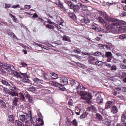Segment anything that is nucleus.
<instances>
[{"label": "nucleus", "instance_id": "nucleus-1", "mask_svg": "<svg viewBox=\"0 0 126 126\" xmlns=\"http://www.w3.org/2000/svg\"><path fill=\"white\" fill-rule=\"evenodd\" d=\"M77 93L81 96L80 99L86 100L87 103L88 104L91 103V100L92 98V96L91 94L81 90L78 91Z\"/></svg>", "mask_w": 126, "mask_h": 126}, {"label": "nucleus", "instance_id": "nucleus-2", "mask_svg": "<svg viewBox=\"0 0 126 126\" xmlns=\"http://www.w3.org/2000/svg\"><path fill=\"white\" fill-rule=\"evenodd\" d=\"M64 2L67 4L70 8L73 10L76 13H78L79 11L80 7L78 3L77 5H74L73 3L70 1L66 0H64Z\"/></svg>", "mask_w": 126, "mask_h": 126}, {"label": "nucleus", "instance_id": "nucleus-3", "mask_svg": "<svg viewBox=\"0 0 126 126\" xmlns=\"http://www.w3.org/2000/svg\"><path fill=\"white\" fill-rule=\"evenodd\" d=\"M18 117L21 121L24 122L26 121L29 118V115L26 113H23L22 112L19 111L17 114Z\"/></svg>", "mask_w": 126, "mask_h": 126}, {"label": "nucleus", "instance_id": "nucleus-4", "mask_svg": "<svg viewBox=\"0 0 126 126\" xmlns=\"http://www.w3.org/2000/svg\"><path fill=\"white\" fill-rule=\"evenodd\" d=\"M0 66L5 69L8 70L7 71L8 72H9V70L14 71L15 70V68L12 65L2 62H0Z\"/></svg>", "mask_w": 126, "mask_h": 126}, {"label": "nucleus", "instance_id": "nucleus-5", "mask_svg": "<svg viewBox=\"0 0 126 126\" xmlns=\"http://www.w3.org/2000/svg\"><path fill=\"white\" fill-rule=\"evenodd\" d=\"M110 28H111V32L113 33L117 34V33H121L125 32L126 27L125 26H123L119 28H114L113 27L110 26Z\"/></svg>", "mask_w": 126, "mask_h": 126}, {"label": "nucleus", "instance_id": "nucleus-6", "mask_svg": "<svg viewBox=\"0 0 126 126\" xmlns=\"http://www.w3.org/2000/svg\"><path fill=\"white\" fill-rule=\"evenodd\" d=\"M20 75H21V78L22 79L21 80L24 82L29 83L30 82V80L28 79L27 74L26 73H22L20 72Z\"/></svg>", "mask_w": 126, "mask_h": 126}, {"label": "nucleus", "instance_id": "nucleus-7", "mask_svg": "<svg viewBox=\"0 0 126 126\" xmlns=\"http://www.w3.org/2000/svg\"><path fill=\"white\" fill-rule=\"evenodd\" d=\"M101 16L107 21H111L114 22V21H116V19L110 17L108 16L106 13L103 12L101 14Z\"/></svg>", "mask_w": 126, "mask_h": 126}, {"label": "nucleus", "instance_id": "nucleus-8", "mask_svg": "<svg viewBox=\"0 0 126 126\" xmlns=\"http://www.w3.org/2000/svg\"><path fill=\"white\" fill-rule=\"evenodd\" d=\"M116 21H114V22L112 23V24L114 26H117L121 25H125L126 24V22L120 20L116 19Z\"/></svg>", "mask_w": 126, "mask_h": 126}, {"label": "nucleus", "instance_id": "nucleus-9", "mask_svg": "<svg viewBox=\"0 0 126 126\" xmlns=\"http://www.w3.org/2000/svg\"><path fill=\"white\" fill-rule=\"evenodd\" d=\"M91 28L97 32H100L101 31L100 27L96 24L94 23L91 25Z\"/></svg>", "mask_w": 126, "mask_h": 126}, {"label": "nucleus", "instance_id": "nucleus-10", "mask_svg": "<svg viewBox=\"0 0 126 126\" xmlns=\"http://www.w3.org/2000/svg\"><path fill=\"white\" fill-rule=\"evenodd\" d=\"M68 80L67 78L64 76L61 77L60 79V82L63 83V85L67 84L68 83Z\"/></svg>", "mask_w": 126, "mask_h": 126}, {"label": "nucleus", "instance_id": "nucleus-11", "mask_svg": "<svg viewBox=\"0 0 126 126\" xmlns=\"http://www.w3.org/2000/svg\"><path fill=\"white\" fill-rule=\"evenodd\" d=\"M45 101L47 103L50 104H53L54 101L52 98L48 96H46L45 98Z\"/></svg>", "mask_w": 126, "mask_h": 126}, {"label": "nucleus", "instance_id": "nucleus-12", "mask_svg": "<svg viewBox=\"0 0 126 126\" xmlns=\"http://www.w3.org/2000/svg\"><path fill=\"white\" fill-rule=\"evenodd\" d=\"M15 70L14 71H12L9 70V73L12 74L13 76H14L16 77L17 78H21V75H20L19 74L18 72L17 71L14 72Z\"/></svg>", "mask_w": 126, "mask_h": 126}, {"label": "nucleus", "instance_id": "nucleus-13", "mask_svg": "<svg viewBox=\"0 0 126 126\" xmlns=\"http://www.w3.org/2000/svg\"><path fill=\"white\" fill-rule=\"evenodd\" d=\"M94 118L96 120L98 121H101L102 119V116L99 113H97L95 115Z\"/></svg>", "mask_w": 126, "mask_h": 126}, {"label": "nucleus", "instance_id": "nucleus-14", "mask_svg": "<svg viewBox=\"0 0 126 126\" xmlns=\"http://www.w3.org/2000/svg\"><path fill=\"white\" fill-rule=\"evenodd\" d=\"M51 73H48L47 74L44 73V78L46 79L49 80L50 79H51Z\"/></svg>", "mask_w": 126, "mask_h": 126}, {"label": "nucleus", "instance_id": "nucleus-15", "mask_svg": "<svg viewBox=\"0 0 126 126\" xmlns=\"http://www.w3.org/2000/svg\"><path fill=\"white\" fill-rule=\"evenodd\" d=\"M87 109V110L89 111L92 110L93 111L96 112L97 111L96 108L93 105H91L89 107H88Z\"/></svg>", "mask_w": 126, "mask_h": 126}, {"label": "nucleus", "instance_id": "nucleus-16", "mask_svg": "<svg viewBox=\"0 0 126 126\" xmlns=\"http://www.w3.org/2000/svg\"><path fill=\"white\" fill-rule=\"evenodd\" d=\"M14 123L15 125L17 126H24V124L19 120H16Z\"/></svg>", "mask_w": 126, "mask_h": 126}, {"label": "nucleus", "instance_id": "nucleus-17", "mask_svg": "<svg viewBox=\"0 0 126 126\" xmlns=\"http://www.w3.org/2000/svg\"><path fill=\"white\" fill-rule=\"evenodd\" d=\"M19 98L17 97H15L13 99L12 105L16 106L17 105V103L18 101Z\"/></svg>", "mask_w": 126, "mask_h": 126}, {"label": "nucleus", "instance_id": "nucleus-18", "mask_svg": "<svg viewBox=\"0 0 126 126\" xmlns=\"http://www.w3.org/2000/svg\"><path fill=\"white\" fill-rule=\"evenodd\" d=\"M69 81H70V83L72 85H75L76 86L77 84H79V82L72 79H70L69 80Z\"/></svg>", "mask_w": 126, "mask_h": 126}, {"label": "nucleus", "instance_id": "nucleus-19", "mask_svg": "<svg viewBox=\"0 0 126 126\" xmlns=\"http://www.w3.org/2000/svg\"><path fill=\"white\" fill-rule=\"evenodd\" d=\"M99 95L98 96L97 98H96L97 102L99 103H102L103 102V99L101 97V95L99 94Z\"/></svg>", "mask_w": 126, "mask_h": 126}, {"label": "nucleus", "instance_id": "nucleus-20", "mask_svg": "<svg viewBox=\"0 0 126 126\" xmlns=\"http://www.w3.org/2000/svg\"><path fill=\"white\" fill-rule=\"evenodd\" d=\"M8 94L12 96H18V94L17 93L11 91H9L8 92Z\"/></svg>", "mask_w": 126, "mask_h": 126}, {"label": "nucleus", "instance_id": "nucleus-21", "mask_svg": "<svg viewBox=\"0 0 126 126\" xmlns=\"http://www.w3.org/2000/svg\"><path fill=\"white\" fill-rule=\"evenodd\" d=\"M26 98L28 99L29 101L30 102L32 103L33 101L32 99V97H31L30 95L28 94H27L25 95Z\"/></svg>", "mask_w": 126, "mask_h": 126}, {"label": "nucleus", "instance_id": "nucleus-22", "mask_svg": "<svg viewBox=\"0 0 126 126\" xmlns=\"http://www.w3.org/2000/svg\"><path fill=\"white\" fill-rule=\"evenodd\" d=\"M111 110V112L113 113H116L118 111V109L115 106L112 107Z\"/></svg>", "mask_w": 126, "mask_h": 126}, {"label": "nucleus", "instance_id": "nucleus-23", "mask_svg": "<svg viewBox=\"0 0 126 126\" xmlns=\"http://www.w3.org/2000/svg\"><path fill=\"white\" fill-rule=\"evenodd\" d=\"M29 91L33 92L35 91L36 90V88L30 85L28 88Z\"/></svg>", "mask_w": 126, "mask_h": 126}, {"label": "nucleus", "instance_id": "nucleus-24", "mask_svg": "<svg viewBox=\"0 0 126 126\" xmlns=\"http://www.w3.org/2000/svg\"><path fill=\"white\" fill-rule=\"evenodd\" d=\"M8 118L9 120L11 123H14L15 120V118L13 115H11L8 116Z\"/></svg>", "mask_w": 126, "mask_h": 126}, {"label": "nucleus", "instance_id": "nucleus-25", "mask_svg": "<svg viewBox=\"0 0 126 126\" xmlns=\"http://www.w3.org/2000/svg\"><path fill=\"white\" fill-rule=\"evenodd\" d=\"M69 16L74 20L76 19V16L74 13L70 12L68 14Z\"/></svg>", "mask_w": 126, "mask_h": 126}, {"label": "nucleus", "instance_id": "nucleus-26", "mask_svg": "<svg viewBox=\"0 0 126 126\" xmlns=\"http://www.w3.org/2000/svg\"><path fill=\"white\" fill-rule=\"evenodd\" d=\"M7 32L8 35L12 38H14L15 36L14 33L11 31L9 30L7 31Z\"/></svg>", "mask_w": 126, "mask_h": 126}, {"label": "nucleus", "instance_id": "nucleus-27", "mask_svg": "<svg viewBox=\"0 0 126 126\" xmlns=\"http://www.w3.org/2000/svg\"><path fill=\"white\" fill-rule=\"evenodd\" d=\"M52 84L54 86L57 87H60V86H62L61 85V84L55 81H53L52 82Z\"/></svg>", "mask_w": 126, "mask_h": 126}, {"label": "nucleus", "instance_id": "nucleus-28", "mask_svg": "<svg viewBox=\"0 0 126 126\" xmlns=\"http://www.w3.org/2000/svg\"><path fill=\"white\" fill-rule=\"evenodd\" d=\"M76 89H83L84 88V86L81 84L79 83L78 84H77L76 86Z\"/></svg>", "mask_w": 126, "mask_h": 126}, {"label": "nucleus", "instance_id": "nucleus-29", "mask_svg": "<svg viewBox=\"0 0 126 126\" xmlns=\"http://www.w3.org/2000/svg\"><path fill=\"white\" fill-rule=\"evenodd\" d=\"M57 2H56L57 5L58 6L60 7L62 9V10H63V9L64 8V7L63 6V4L60 1H57Z\"/></svg>", "mask_w": 126, "mask_h": 126}, {"label": "nucleus", "instance_id": "nucleus-30", "mask_svg": "<svg viewBox=\"0 0 126 126\" xmlns=\"http://www.w3.org/2000/svg\"><path fill=\"white\" fill-rule=\"evenodd\" d=\"M33 81L37 83H42L43 81L41 79H40L37 78H35L34 79Z\"/></svg>", "mask_w": 126, "mask_h": 126}, {"label": "nucleus", "instance_id": "nucleus-31", "mask_svg": "<svg viewBox=\"0 0 126 126\" xmlns=\"http://www.w3.org/2000/svg\"><path fill=\"white\" fill-rule=\"evenodd\" d=\"M51 79L52 78L53 79H56L58 78V75L54 73H51Z\"/></svg>", "mask_w": 126, "mask_h": 126}, {"label": "nucleus", "instance_id": "nucleus-32", "mask_svg": "<svg viewBox=\"0 0 126 126\" xmlns=\"http://www.w3.org/2000/svg\"><path fill=\"white\" fill-rule=\"evenodd\" d=\"M0 105L1 107L3 108H4L6 107V105L5 102L2 100H0Z\"/></svg>", "mask_w": 126, "mask_h": 126}, {"label": "nucleus", "instance_id": "nucleus-33", "mask_svg": "<svg viewBox=\"0 0 126 126\" xmlns=\"http://www.w3.org/2000/svg\"><path fill=\"white\" fill-rule=\"evenodd\" d=\"M105 53L106 56L107 58L112 57V54L110 52L108 51L106 52Z\"/></svg>", "mask_w": 126, "mask_h": 126}, {"label": "nucleus", "instance_id": "nucleus-34", "mask_svg": "<svg viewBox=\"0 0 126 126\" xmlns=\"http://www.w3.org/2000/svg\"><path fill=\"white\" fill-rule=\"evenodd\" d=\"M63 40H64L71 42V41L70 40L69 37L66 36H64L63 37Z\"/></svg>", "mask_w": 126, "mask_h": 126}, {"label": "nucleus", "instance_id": "nucleus-35", "mask_svg": "<svg viewBox=\"0 0 126 126\" xmlns=\"http://www.w3.org/2000/svg\"><path fill=\"white\" fill-rule=\"evenodd\" d=\"M87 59L89 61H95V58L94 57L92 56H89L87 58Z\"/></svg>", "mask_w": 126, "mask_h": 126}, {"label": "nucleus", "instance_id": "nucleus-36", "mask_svg": "<svg viewBox=\"0 0 126 126\" xmlns=\"http://www.w3.org/2000/svg\"><path fill=\"white\" fill-rule=\"evenodd\" d=\"M102 53L101 52L97 51L96 52L93 53L92 54L94 56H98L100 55H102Z\"/></svg>", "mask_w": 126, "mask_h": 126}, {"label": "nucleus", "instance_id": "nucleus-37", "mask_svg": "<svg viewBox=\"0 0 126 126\" xmlns=\"http://www.w3.org/2000/svg\"><path fill=\"white\" fill-rule=\"evenodd\" d=\"M88 114V113L85 112L83 113L80 116V118L81 119H82L85 118Z\"/></svg>", "mask_w": 126, "mask_h": 126}, {"label": "nucleus", "instance_id": "nucleus-38", "mask_svg": "<svg viewBox=\"0 0 126 126\" xmlns=\"http://www.w3.org/2000/svg\"><path fill=\"white\" fill-rule=\"evenodd\" d=\"M1 82L3 85H5L6 86H10V85L9 83L5 80H1Z\"/></svg>", "mask_w": 126, "mask_h": 126}, {"label": "nucleus", "instance_id": "nucleus-39", "mask_svg": "<svg viewBox=\"0 0 126 126\" xmlns=\"http://www.w3.org/2000/svg\"><path fill=\"white\" fill-rule=\"evenodd\" d=\"M9 89L12 91H14L15 90H16L18 89L17 88H16V87H15L14 85H12L10 86L9 87Z\"/></svg>", "mask_w": 126, "mask_h": 126}, {"label": "nucleus", "instance_id": "nucleus-40", "mask_svg": "<svg viewBox=\"0 0 126 126\" xmlns=\"http://www.w3.org/2000/svg\"><path fill=\"white\" fill-rule=\"evenodd\" d=\"M95 64L98 65L99 66H101L103 65V62L100 61L96 62L95 63Z\"/></svg>", "mask_w": 126, "mask_h": 126}, {"label": "nucleus", "instance_id": "nucleus-41", "mask_svg": "<svg viewBox=\"0 0 126 126\" xmlns=\"http://www.w3.org/2000/svg\"><path fill=\"white\" fill-rule=\"evenodd\" d=\"M19 97H20V100L22 101H25V97L21 93V94L20 96Z\"/></svg>", "mask_w": 126, "mask_h": 126}, {"label": "nucleus", "instance_id": "nucleus-42", "mask_svg": "<svg viewBox=\"0 0 126 126\" xmlns=\"http://www.w3.org/2000/svg\"><path fill=\"white\" fill-rule=\"evenodd\" d=\"M79 5L80 8L83 9H86L87 8V6L85 5H82L81 3H79Z\"/></svg>", "mask_w": 126, "mask_h": 126}, {"label": "nucleus", "instance_id": "nucleus-43", "mask_svg": "<svg viewBox=\"0 0 126 126\" xmlns=\"http://www.w3.org/2000/svg\"><path fill=\"white\" fill-rule=\"evenodd\" d=\"M126 37V34H122L119 36V38L121 39H123Z\"/></svg>", "mask_w": 126, "mask_h": 126}, {"label": "nucleus", "instance_id": "nucleus-44", "mask_svg": "<svg viewBox=\"0 0 126 126\" xmlns=\"http://www.w3.org/2000/svg\"><path fill=\"white\" fill-rule=\"evenodd\" d=\"M104 49H106L107 50H110V47L106 45V44H104Z\"/></svg>", "mask_w": 126, "mask_h": 126}, {"label": "nucleus", "instance_id": "nucleus-45", "mask_svg": "<svg viewBox=\"0 0 126 126\" xmlns=\"http://www.w3.org/2000/svg\"><path fill=\"white\" fill-rule=\"evenodd\" d=\"M62 10L65 13L68 14L70 12L69 10L68 9H66L64 8Z\"/></svg>", "mask_w": 126, "mask_h": 126}, {"label": "nucleus", "instance_id": "nucleus-46", "mask_svg": "<svg viewBox=\"0 0 126 126\" xmlns=\"http://www.w3.org/2000/svg\"><path fill=\"white\" fill-rule=\"evenodd\" d=\"M61 85L62 86H60V87H58L60 89L63 91H65L66 89L65 88L63 87V85L61 84Z\"/></svg>", "mask_w": 126, "mask_h": 126}, {"label": "nucleus", "instance_id": "nucleus-47", "mask_svg": "<svg viewBox=\"0 0 126 126\" xmlns=\"http://www.w3.org/2000/svg\"><path fill=\"white\" fill-rule=\"evenodd\" d=\"M98 20L99 22L101 23H103L104 21L103 19L100 17H98Z\"/></svg>", "mask_w": 126, "mask_h": 126}, {"label": "nucleus", "instance_id": "nucleus-48", "mask_svg": "<svg viewBox=\"0 0 126 126\" xmlns=\"http://www.w3.org/2000/svg\"><path fill=\"white\" fill-rule=\"evenodd\" d=\"M72 124L75 126H78L77 121L76 119H74L73 121Z\"/></svg>", "mask_w": 126, "mask_h": 126}, {"label": "nucleus", "instance_id": "nucleus-49", "mask_svg": "<svg viewBox=\"0 0 126 126\" xmlns=\"http://www.w3.org/2000/svg\"><path fill=\"white\" fill-rule=\"evenodd\" d=\"M122 121L123 123H125V121L126 119V116H122Z\"/></svg>", "mask_w": 126, "mask_h": 126}, {"label": "nucleus", "instance_id": "nucleus-50", "mask_svg": "<svg viewBox=\"0 0 126 126\" xmlns=\"http://www.w3.org/2000/svg\"><path fill=\"white\" fill-rule=\"evenodd\" d=\"M110 105L108 103H106L105 106V109H107L110 108Z\"/></svg>", "mask_w": 126, "mask_h": 126}, {"label": "nucleus", "instance_id": "nucleus-51", "mask_svg": "<svg viewBox=\"0 0 126 126\" xmlns=\"http://www.w3.org/2000/svg\"><path fill=\"white\" fill-rule=\"evenodd\" d=\"M46 26L48 28L50 29H52L53 28V27H54L53 26L49 25L48 24L46 25Z\"/></svg>", "mask_w": 126, "mask_h": 126}, {"label": "nucleus", "instance_id": "nucleus-52", "mask_svg": "<svg viewBox=\"0 0 126 126\" xmlns=\"http://www.w3.org/2000/svg\"><path fill=\"white\" fill-rule=\"evenodd\" d=\"M104 44H99L98 45V46L100 49H104Z\"/></svg>", "mask_w": 126, "mask_h": 126}, {"label": "nucleus", "instance_id": "nucleus-53", "mask_svg": "<svg viewBox=\"0 0 126 126\" xmlns=\"http://www.w3.org/2000/svg\"><path fill=\"white\" fill-rule=\"evenodd\" d=\"M116 66L115 65H114L111 67V70H116Z\"/></svg>", "mask_w": 126, "mask_h": 126}, {"label": "nucleus", "instance_id": "nucleus-54", "mask_svg": "<svg viewBox=\"0 0 126 126\" xmlns=\"http://www.w3.org/2000/svg\"><path fill=\"white\" fill-rule=\"evenodd\" d=\"M92 93L93 94V96H96L97 94V93L94 91H92Z\"/></svg>", "mask_w": 126, "mask_h": 126}, {"label": "nucleus", "instance_id": "nucleus-55", "mask_svg": "<svg viewBox=\"0 0 126 126\" xmlns=\"http://www.w3.org/2000/svg\"><path fill=\"white\" fill-rule=\"evenodd\" d=\"M24 126H31L29 123V122L27 120L25 121V124H24Z\"/></svg>", "mask_w": 126, "mask_h": 126}, {"label": "nucleus", "instance_id": "nucleus-56", "mask_svg": "<svg viewBox=\"0 0 126 126\" xmlns=\"http://www.w3.org/2000/svg\"><path fill=\"white\" fill-rule=\"evenodd\" d=\"M55 44L58 45H60L62 44L61 41L60 40H58L56 41Z\"/></svg>", "mask_w": 126, "mask_h": 126}, {"label": "nucleus", "instance_id": "nucleus-57", "mask_svg": "<svg viewBox=\"0 0 126 126\" xmlns=\"http://www.w3.org/2000/svg\"><path fill=\"white\" fill-rule=\"evenodd\" d=\"M81 2L84 3H87L89 2L87 0H80Z\"/></svg>", "mask_w": 126, "mask_h": 126}, {"label": "nucleus", "instance_id": "nucleus-58", "mask_svg": "<svg viewBox=\"0 0 126 126\" xmlns=\"http://www.w3.org/2000/svg\"><path fill=\"white\" fill-rule=\"evenodd\" d=\"M20 63L23 67H26L27 66V64L24 62H21Z\"/></svg>", "mask_w": 126, "mask_h": 126}, {"label": "nucleus", "instance_id": "nucleus-59", "mask_svg": "<svg viewBox=\"0 0 126 126\" xmlns=\"http://www.w3.org/2000/svg\"><path fill=\"white\" fill-rule=\"evenodd\" d=\"M121 68L122 69L126 68V66L124 64H122L120 65Z\"/></svg>", "mask_w": 126, "mask_h": 126}, {"label": "nucleus", "instance_id": "nucleus-60", "mask_svg": "<svg viewBox=\"0 0 126 126\" xmlns=\"http://www.w3.org/2000/svg\"><path fill=\"white\" fill-rule=\"evenodd\" d=\"M78 50H74V52L75 53L77 52L78 53H80L81 52V51L79 49Z\"/></svg>", "mask_w": 126, "mask_h": 126}, {"label": "nucleus", "instance_id": "nucleus-61", "mask_svg": "<svg viewBox=\"0 0 126 126\" xmlns=\"http://www.w3.org/2000/svg\"><path fill=\"white\" fill-rule=\"evenodd\" d=\"M121 90L123 92H126V87H121Z\"/></svg>", "mask_w": 126, "mask_h": 126}, {"label": "nucleus", "instance_id": "nucleus-62", "mask_svg": "<svg viewBox=\"0 0 126 126\" xmlns=\"http://www.w3.org/2000/svg\"><path fill=\"white\" fill-rule=\"evenodd\" d=\"M105 64H106V66L107 67L110 68L111 66V64L110 63H108L107 62H105Z\"/></svg>", "mask_w": 126, "mask_h": 126}, {"label": "nucleus", "instance_id": "nucleus-63", "mask_svg": "<svg viewBox=\"0 0 126 126\" xmlns=\"http://www.w3.org/2000/svg\"><path fill=\"white\" fill-rule=\"evenodd\" d=\"M19 5L18 4L17 5H14L12 7V8H19Z\"/></svg>", "mask_w": 126, "mask_h": 126}, {"label": "nucleus", "instance_id": "nucleus-64", "mask_svg": "<svg viewBox=\"0 0 126 126\" xmlns=\"http://www.w3.org/2000/svg\"><path fill=\"white\" fill-rule=\"evenodd\" d=\"M84 21V22L85 23H87L89 22V20L88 19H85V21Z\"/></svg>", "mask_w": 126, "mask_h": 126}]
</instances>
